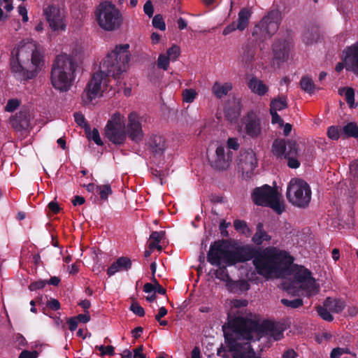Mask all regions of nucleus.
<instances>
[{
	"label": "nucleus",
	"instance_id": "f257e3e1",
	"mask_svg": "<svg viewBox=\"0 0 358 358\" xmlns=\"http://www.w3.org/2000/svg\"><path fill=\"white\" fill-rule=\"evenodd\" d=\"M285 328L280 322L264 320L262 323L243 317L229 320L222 326L224 338L223 344L217 348V355L222 358H262L251 346L250 341H259L266 334L275 341L283 338Z\"/></svg>",
	"mask_w": 358,
	"mask_h": 358
},
{
	"label": "nucleus",
	"instance_id": "f03ea898",
	"mask_svg": "<svg viewBox=\"0 0 358 358\" xmlns=\"http://www.w3.org/2000/svg\"><path fill=\"white\" fill-rule=\"evenodd\" d=\"M129 45L121 44L116 45L109 52L100 63V70L92 75L88 82L83 94L84 101H92L96 99L101 91L106 90L109 77L119 80L122 74L128 68L130 60Z\"/></svg>",
	"mask_w": 358,
	"mask_h": 358
},
{
	"label": "nucleus",
	"instance_id": "7ed1b4c3",
	"mask_svg": "<svg viewBox=\"0 0 358 358\" xmlns=\"http://www.w3.org/2000/svg\"><path fill=\"white\" fill-rule=\"evenodd\" d=\"M251 259L257 273L266 279L284 273L294 262V257L288 252L275 247L262 249L246 245L243 262Z\"/></svg>",
	"mask_w": 358,
	"mask_h": 358
},
{
	"label": "nucleus",
	"instance_id": "20e7f679",
	"mask_svg": "<svg viewBox=\"0 0 358 358\" xmlns=\"http://www.w3.org/2000/svg\"><path fill=\"white\" fill-rule=\"evenodd\" d=\"M43 55L36 46L27 43L18 45L11 51L10 66L14 76L20 80L35 78L43 64Z\"/></svg>",
	"mask_w": 358,
	"mask_h": 358
},
{
	"label": "nucleus",
	"instance_id": "39448f33",
	"mask_svg": "<svg viewBox=\"0 0 358 358\" xmlns=\"http://www.w3.org/2000/svg\"><path fill=\"white\" fill-rule=\"evenodd\" d=\"M76 64L66 55H58L52 67L50 80L52 86L61 92L68 91L74 79Z\"/></svg>",
	"mask_w": 358,
	"mask_h": 358
},
{
	"label": "nucleus",
	"instance_id": "423d86ee",
	"mask_svg": "<svg viewBox=\"0 0 358 358\" xmlns=\"http://www.w3.org/2000/svg\"><path fill=\"white\" fill-rule=\"evenodd\" d=\"M245 249L246 245H243L231 250L224 239L215 241L210 245L207 261L213 266H220L222 262L233 266L243 262Z\"/></svg>",
	"mask_w": 358,
	"mask_h": 358
},
{
	"label": "nucleus",
	"instance_id": "0eeeda50",
	"mask_svg": "<svg viewBox=\"0 0 358 358\" xmlns=\"http://www.w3.org/2000/svg\"><path fill=\"white\" fill-rule=\"evenodd\" d=\"M94 17L98 25L108 31L120 29L123 22L120 10L108 1H102L96 6Z\"/></svg>",
	"mask_w": 358,
	"mask_h": 358
},
{
	"label": "nucleus",
	"instance_id": "6e6552de",
	"mask_svg": "<svg viewBox=\"0 0 358 358\" xmlns=\"http://www.w3.org/2000/svg\"><path fill=\"white\" fill-rule=\"evenodd\" d=\"M283 287L288 294L294 295L298 294L299 289L305 291L308 295L316 294L319 291L311 271L303 266H298L294 270L293 280L285 281Z\"/></svg>",
	"mask_w": 358,
	"mask_h": 358
},
{
	"label": "nucleus",
	"instance_id": "1a4fd4ad",
	"mask_svg": "<svg viewBox=\"0 0 358 358\" xmlns=\"http://www.w3.org/2000/svg\"><path fill=\"white\" fill-rule=\"evenodd\" d=\"M251 197L255 204L269 207L278 215L285 211V205L280 200L278 190L268 185L255 188Z\"/></svg>",
	"mask_w": 358,
	"mask_h": 358
},
{
	"label": "nucleus",
	"instance_id": "9d476101",
	"mask_svg": "<svg viewBox=\"0 0 358 358\" xmlns=\"http://www.w3.org/2000/svg\"><path fill=\"white\" fill-rule=\"evenodd\" d=\"M271 151L278 158L287 159L289 168L297 169L300 166L298 159L299 148L295 141L276 138L272 143Z\"/></svg>",
	"mask_w": 358,
	"mask_h": 358
},
{
	"label": "nucleus",
	"instance_id": "9b49d317",
	"mask_svg": "<svg viewBox=\"0 0 358 358\" xmlns=\"http://www.w3.org/2000/svg\"><path fill=\"white\" fill-rule=\"evenodd\" d=\"M311 189L303 180L292 178L287 189V198L293 206L300 208L308 206L311 200Z\"/></svg>",
	"mask_w": 358,
	"mask_h": 358
},
{
	"label": "nucleus",
	"instance_id": "f8f14e48",
	"mask_svg": "<svg viewBox=\"0 0 358 358\" xmlns=\"http://www.w3.org/2000/svg\"><path fill=\"white\" fill-rule=\"evenodd\" d=\"M280 25V14L277 10H271L255 26L252 35L257 40L264 41L271 38Z\"/></svg>",
	"mask_w": 358,
	"mask_h": 358
},
{
	"label": "nucleus",
	"instance_id": "ddd939ff",
	"mask_svg": "<svg viewBox=\"0 0 358 358\" xmlns=\"http://www.w3.org/2000/svg\"><path fill=\"white\" fill-rule=\"evenodd\" d=\"M105 135L114 144L120 145L125 141L126 132L119 113L113 115L108 121L105 127Z\"/></svg>",
	"mask_w": 358,
	"mask_h": 358
},
{
	"label": "nucleus",
	"instance_id": "4468645a",
	"mask_svg": "<svg viewBox=\"0 0 358 358\" xmlns=\"http://www.w3.org/2000/svg\"><path fill=\"white\" fill-rule=\"evenodd\" d=\"M43 13L52 31L66 29L64 17L59 7L55 5H48L43 8Z\"/></svg>",
	"mask_w": 358,
	"mask_h": 358
},
{
	"label": "nucleus",
	"instance_id": "2eb2a0df",
	"mask_svg": "<svg viewBox=\"0 0 358 358\" xmlns=\"http://www.w3.org/2000/svg\"><path fill=\"white\" fill-rule=\"evenodd\" d=\"M166 150L165 138L160 135L152 134L145 143V151L152 160H157L161 158Z\"/></svg>",
	"mask_w": 358,
	"mask_h": 358
},
{
	"label": "nucleus",
	"instance_id": "dca6fc26",
	"mask_svg": "<svg viewBox=\"0 0 358 358\" xmlns=\"http://www.w3.org/2000/svg\"><path fill=\"white\" fill-rule=\"evenodd\" d=\"M244 129L246 134L252 138L261 136L262 126L261 119L257 112L250 110L243 117Z\"/></svg>",
	"mask_w": 358,
	"mask_h": 358
},
{
	"label": "nucleus",
	"instance_id": "f3484780",
	"mask_svg": "<svg viewBox=\"0 0 358 358\" xmlns=\"http://www.w3.org/2000/svg\"><path fill=\"white\" fill-rule=\"evenodd\" d=\"M127 133L129 138L136 143L141 141L143 138L144 134L140 122V117L135 112H132L129 115Z\"/></svg>",
	"mask_w": 358,
	"mask_h": 358
},
{
	"label": "nucleus",
	"instance_id": "a211bd4d",
	"mask_svg": "<svg viewBox=\"0 0 358 358\" xmlns=\"http://www.w3.org/2000/svg\"><path fill=\"white\" fill-rule=\"evenodd\" d=\"M232 160V152L228 150L226 152V148L222 145H219L215 150L214 158L210 161V165L217 170H226L230 165Z\"/></svg>",
	"mask_w": 358,
	"mask_h": 358
},
{
	"label": "nucleus",
	"instance_id": "6ab92c4d",
	"mask_svg": "<svg viewBox=\"0 0 358 358\" xmlns=\"http://www.w3.org/2000/svg\"><path fill=\"white\" fill-rule=\"evenodd\" d=\"M239 165L243 171L252 173L257 166V159L255 152L249 149L241 154Z\"/></svg>",
	"mask_w": 358,
	"mask_h": 358
},
{
	"label": "nucleus",
	"instance_id": "aec40b11",
	"mask_svg": "<svg viewBox=\"0 0 358 358\" xmlns=\"http://www.w3.org/2000/svg\"><path fill=\"white\" fill-rule=\"evenodd\" d=\"M132 262L127 257H121L114 262L107 269V275L110 277L117 272L127 271L131 268Z\"/></svg>",
	"mask_w": 358,
	"mask_h": 358
},
{
	"label": "nucleus",
	"instance_id": "412c9836",
	"mask_svg": "<svg viewBox=\"0 0 358 358\" xmlns=\"http://www.w3.org/2000/svg\"><path fill=\"white\" fill-rule=\"evenodd\" d=\"M12 127L17 131L27 129L29 126V115L27 110H21L10 118Z\"/></svg>",
	"mask_w": 358,
	"mask_h": 358
},
{
	"label": "nucleus",
	"instance_id": "4be33fe9",
	"mask_svg": "<svg viewBox=\"0 0 358 358\" xmlns=\"http://www.w3.org/2000/svg\"><path fill=\"white\" fill-rule=\"evenodd\" d=\"M345 62L358 76V44L348 47L345 50Z\"/></svg>",
	"mask_w": 358,
	"mask_h": 358
},
{
	"label": "nucleus",
	"instance_id": "5701e85b",
	"mask_svg": "<svg viewBox=\"0 0 358 358\" xmlns=\"http://www.w3.org/2000/svg\"><path fill=\"white\" fill-rule=\"evenodd\" d=\"M255 54L256 48L252 43L249 42L243 47V54L241 61L245 67L249 68L252 66Z\"/></svg>",
	"mask_w": 358,
	"mask_h": 358
},
{
	"label": "nucleus",
	"instance_id": "b1692460",
	"mask_svg": "<svg viewBox=\"0 0 358 358\" xmlns=\"http://www.w3.org/2000/svg\"><path fill=\"white\" fill-rule=\"evenodd\" d=\"M289 48L285 41H276L273 45L274 59L280 61H285L289 57Z\"/></svg>",
	"mask_w": 358,
	"mask_h": 358
},
{
	"label": "nucleus",
	"instance_id": "393cba45",
	"mask_svg": "<svg viewBox=\"0 0 358 358\" xmlns=\"http://www.w3.org/2000/svg\"><path fill=\"white\" fill-rule=\"evenodd\" d=\"M252 13V12L249 8H243L240 10L238 19L236 21L237 23L236 28L238 31H243L248 27Z\"/></svg>",
	"mask_w": 358,
	"mask_h": 358
},
{
	"label": "nucleus",
	"instance_id": "a878e982",
	"mask_svg": "<svg viewBox=\"0 0 358 358\" xmlns=\"http://www.w3.org/2000/svg\"><path fill=\"white\" fill-rule=\"evenodd\" d=\"M248 87L253 93L261 96L265 95L268 91V86L255 77L250 79Z\"/></svg>",
	"mask_w": 358,
	"mask_h": 358
},
{
	"label": "nucleus",
	"instance_id": "bb28decb",
	"mask_svg": "<svg viewBox=\"0 0 358 358\" xmlns=\"http://www.w3.org/2000/svg\"><path fill=\"white\" fill-rule=\"evenodd\" d=\"M324 306L334 313H340L345 308V302L343 299L327 297L324 301Z\"/></svg>",
	"mask_w": 358,
	"mask_h": 358
},
{
	"label": "nucleus",
	"instance_id": "cd10ccee",
	"mask_svg": "<svg viewBox=\"0 0 358 358\" xmlns=\"http://www.w3.org/2000/svg\"><path fill=\"white\" fill-rule=\"evenodd\" d=\"M271 236L264 230V224L262 222H259L257 224L256 232L252 238V241L257 245H261L264 241H270Z\"/></svg>",
	"mask_w": 358,
	"mask_h": 358
},
{
	"label": "nucleus",
	"instance_id": "c85d7f7f",
	"mask_svg": "<svg viewBox=\"0 0 358 358\" xmlns=\"http://www.w3.org/2000/svg\"><path fill=\"white\" fill-rule=\"evenodd\" d=\"M231 90V85L229 83H224L223 85H220L219 83L216 82L213 85L212 87V91L215 96L218 98L221 99L224 96L227 95L229 91Z\"/></svg>",
	"mask_w": 358,
	"mask_h": 358
},
{
	"label": "nucleus",
	"instance_id": "c756f323",
	"mask_svg": "<svg viewBox=\"0 0 358 358\" xmlns=\"http://www.w3.org/2000/svg\"><path fill=\"white\" fill-rule=\"evenodd\" d=\"M345 94V101L348 104L349 107L354 108L357 107V104L355 103V90L352 87H342L338 90L340 95Z\"/></svg>",
	"mask_w": 358,
	"mask_h": 358
},
{
	"label": "nucleus",
	"instance_id": "7c9ffc66",
	"mask_svg": "<svg viewBox=\"0 0 358 358\" xmlns=\"http://www.w3.org/2000/svg\"><path fill=\"white\" fill-rule=\"evenodd\" d=\"M287 108V98L285 96L275 98L271 101L270 110L275 111L282 110Z\"/></svg>",
	"mask_w": 358,
	"mask_h": 358
},
{
	"label": "nucleus",
	"instance_id": "2f4dec72",
	"mask_svg": "<svg viewBox=\"0 0 358 358\" xmlns=\"http://www.w3.org/2000/svg\"><path fill=\"white\" fill-rule=\"evenodd\" d=\"M300 86L303 91L308 94L313 93L314 90L316 88L315 85L312 78L307 76H303L301 78Z\"/></svg>",
	"mask_w": 358,
	"mask_h": 358
},
{
	"label": "nucleus",
	"instance_id": "473e14b6",
	"mask_svg": "<svg viewBox=\"0 0 358 358\" xmlns=\"http://www.w3.org/2000/svg\"><path fill=\"white\" fill-rule=\"evenodd\" d=\"M319 38L317 29L312 27L311 30L308 29L303 34V41L306 44H312L316 42Z\"/></svg>",
	"mask_w": 358,
	"mask_h": 358
},
{
	"label": "nucleus",
	"instance_id": "72a5a7b5",
	"mask_svg": "<svg viewBox=\"0 0 358 358\" xmlns=\"http://www.w3.org/2000/svg\"><path fill=\"white\" fill-rule=\"evenodd\" d=\"M227 266V264L224 266L221 264L220 266H217L218 268L213 270V272L216 278L220 280L221 281L228 282H230L231 279L228 273Z\"/></svg>",
	"mask_w": 358,
	"mask_h": 358
},
{
	"label": "nucleus",
	"instance_id": "f704fd0d",
	"mask_svg": "<svg viewBox=\"0 0 358 358\" xmlns=\"http://www.w3.org/2000/svg\"><path fill=\"white\" fill-rule=\"evenodd\" d=\"M342 131L347 137L358 138V126L355 122H350L346 124L343 127Z\"/></svg>",
	"mask_w": 358,
	"mask_h": 358
},
{
	"label": "nucleus",
	"instance_id": "c9c22d12",
	"mask_svg": "<svg viewBox=\"0 0 358 358\" xmlns=\"http://www.w3.org/2000/svg\"><path fill=\"white\" fill-rule=\"evenodd\" d=\"M96 189L100 198L103 201H106L108 196L113 194V190L109 184L96 185Z\"/></svg>",
	"mask_w": 358,
	"mask_h": 358
},
{
	"label": "nucleus",
	"instance_id": "e433bc0d",
	"mask_svg": "<svg viewBox=\"0 0 358 358\" xmlns=\"http://www.w3.org/2000/svg\"><path fill=\"white\" fill-rule=\"evenodd\" d=\"M315 308L317 314L322 320L327 322L334 320V317L327 307L324 306V305L322 306L319 305Z\"/></svg>",
	"mask_w": 358,
	"mask_h": 358
},
{
	"label": "nucleus",
	"instance_id": "4c0bfd02",
	"mask_svg": "<svg viewBox=\"0 0 358 358\" xmlns=\"http://www.w3.org/2000/svg\"><path fill=\"white\" fill-rule=\"evenodd\" d=\"M234 229L242 234H246L250 232V228L248 227L247 222L241 220H235L234 221Z\"/></svg>",
	"mask_w": 358,
	"mask_h": 358
},
{
	"label": "nucleus",
	"instance_id": "58836bf2",
	"mask_svg": "<svg viewBox=\"0 0 358 358\" xmlns=\"http://www.w3.org/2000/svg\"><path fill=\"white\" fill-rule=\"evenodd\" d=\"M282 304H283L286 307H289L292 308H298L303 306V301L301 298L294 299L293 300H288L287 299H282L280 300Z\"/></svg>",
	"mask_w": 358,
	"mask_h": 358
},
{
	"label": "nucleus",
	"instance_id": "ea45409f",
	"mask_svg": "<svg viewBox=\"0 0 358 358\" xmlns=\"http://www.w3.org/2000/svg\"><path fill=\"white\" fill-rule=\"evenodd\" d=\"M352 355V356H355L356 355L354 353H352L349 348H334L331 353H330V357L331 358H341V357L343 355Z\"/></svg>",
	"mask_w": 358,
	"mask_h": 358
},
{
	"label": "nucleus",
	"instance_id": "a19ab883",
	"mask_svg": "<svg viewBox=\"0 0 358 358\" xmlns=\"http://www.w3.org/2000/svg\"><path fill=\"white\" fill-rule=\"evenodd\" d=\"M196 92L193 89H185L182 92V99L186 103H192L195 99Z\"/></svg>",
	"mask_w": 358,
	"mask_h": 358
},
{
	"label": "nucleus",
	"instance_id": "79ce46f5",
	"mask_svg": "<svg viewBox=\"0 0 358 358\" xmlns=\"http://www.w3.org/2000/svg\"><path fill=\"white\" fill-rule=\"evenodd\" d=\"M170 57L165 55L161 54L157 59V66L164 71H166L169 66Z\"/></svg>",
	"mask_w": 358,
	"mask_h": 358
},
{
	"label": "nucleus",
	"instance_id": "37998d69",
	"mask_svg": "<svg viewBox=\"0 0 358 358\" xmlns=\"http://www.w3.org/2000/svg\"><path fill=\"white\" fill-rule=\"evenodd\" d=\"M180 53V47L176 45H173L166 51V56L170 57L171 61H176L179 57Z\"/></svg>",
	"mask_w": 358,
	"mask_h": 358
},
{
	"label": "nucleus",
	"instance_id": "c03bdc74",
	"mask_svg": "<svg viewBox=\"0 0 358 358\" xmlns=\"http://www.w3.org/2000/svg\"><path fill=\"white\" fill-rule=\"evenodd\" d=\"M152 25L155 28L159 29L161 31L166 29V24L162 16L159 14L156 15L152 19Z\"/></svg>",
	"mask_w": 358,
	"mask_h": 358
},
{
	"label": "nucleus",
	"instance_id": "a18cd8bd",
	"mask_svg": "<svg viewBox=\"0 0 358 358\" xmlns=\"http://www.w3.org/2000/svg\"><path fill=\"white\" fill-rule=\"evenodd\" d=\"M96 349H98L101 352V356L103 357L105 355L112 356L114 355V347L112 345H96Z\"/></svg>",
	"mask_w": 358,
	"mask_h": 358
},
{
	"label": "nucleus",
	"instance_id": "49530a36",
	"mask_svg": "<svg viewBox=\"0 0 358 358\" xmlns=\"http://www.w3.org/2000/svg\"><path fill=\"white\" fill-rule=\"evenodd\" d=\"M130 310L135 315L143 317L145 315L144 308L137 302H133L130 306Z\"/></svg>",
	"mask_w": 358,
	"mask_h": 358
},
{
	"label": "nucleus",
	"instance_id": "de8ad7c7",
	"mask_svg": "<svg viewBox=\"0 0 358 358\" xmlns=\"http://www.w3.org/2000/svg\"><path fill=\"white\" fill-rule=\"evenodd\" d=\"M20 104V102L17 99H9L7 102L5 109L8 112H13L17 108Z\"/></svg>",
	"mask_w": 358,
	"mask_h": 358
},
{
	"label": "nucleus",
	"instance_id": "09e8293b",
	"mask_svg": "<svg viewBox=\"0 0 358 358\" xmlns=\"http://www.w3.org/2000/svg\"><path fill=\"white\" fill-rule=\"evenodd\" d=\"M328 137L332 140H338L340 137V132L338 127L331 126L327 130Z\"/></svg>",
	"mask_w": 358,
	"mask_h": 358
},
{
	"label": "nucleus",
	"instance_id": "8fccbe9b",
	"mask_svg": "<svg viewBox=\"0 0 358 358\" xmlns=\"http://www.w3.org/2000/svg\"><path fill=\"white\" fill-rule=\"evenodd\" d=\"M46 284H47L46 280H40L38 281H35V282H31L29 285V289L30 291H36L38 289H43L45 286Z\"/></svg>",
	"mask_w": 358,
	"mask_h": 358
},
{
	"label": "nucleus",
	"instance_id": "3c124183",
	"mask_svg": "<svg viewBox=\"0 0 358 358\" xmlns=\"http://www.w3.org/2000/svg\"><path fill=\"white\" fill-rule=\"evenodd\" d=\"M74 119L76 122L80 127L86 128L88 127L87 123L85 122V118L84 115L80 113L77 112L74 113Z\"/></svg>",
	"mask_w": 358,
	"mask_h": 358
},
{
	"label": "nucleus",
	"instance_id": "603ef678",
	"mask_svg": "<svg viewBox=\"0 0 358 358\" xmlns=\"http://www.w3.org/2000/svg\"><path fill=\"white\" fill-rule=\"evenodd\" d=\"M270 113L271 115V122L272 124H278L279 127L281 128L284 125V121L281 118V117L278 114L277 112L270 110Z\"/></svg>",
	"mask_w": 358,
	"mask_h": 358
},
{
	"label": "nucleus",
	"instance_id": "864d4df0",
	"mask_svg": "<svg viewBox=\"0 0 358 358\" xmlns=\"http://www.w3.org/2000/svg\"><path fill=\"white\" fill-rule=\"evenodd\" d=\"M166 232L164 231H152L150 236V241L159 243L164 238Z\"/></svg>",
	"mask_w": 358,
	"mask_h": 358
},
{
	"label": "nucleus",
	"instance_id": "5fc2aeb1",
	"mask_svg": "<svg viewBox=\"0 0 358 358\" xmlns=\"http://www.w3.org/2000/svg\"><path fill=\"white\" fill-rule=\"evenodd\" d=\"M46 306L52 310H58L61 308L59 301L53 298H50V299L47 301Z\"/></svg>",
	"mask_w": 358,
	"mask_h": 358
},
{
	"label": "nucleus",
	"instance_id": "6e6d98bb",
	"mask_svg": "<svg viewBox=\"0 0 358 358\" xmlns=\"http://www.w3.org/2000/svg\"><path fill=\"white\" fill-rule=\"evenodd\" d=\"M144 13L150 17H152L154 14V8L152 3L150 0H148L143 6Z\"/></svg>",
	"mask_w": 358,
	"mask_h": 358
},
{
	"label": "nucleus",
	"instance_id": "4d7b16f0",
	"mask_svg": "<svg viewBox=\"0 0 358 358\" xmlns=\"http://www.w3.org/2000/svg\"><path fill=\"white\" fill-rule=\"evenodd\" d=\"M227 143V151L229 150V149H232L234 150H237L239 149L240 145L238 142L237 138H229Z\"/></svg>",
	"mask_w": 358,
	"mask_h": 358
},
{
	"label": "nucleus",
	"instance_id": "13d9d810",
	"mask_svg": "<svg viewBox=\"0 0 358 358\" xmlns=\"http://www.w3.org/2000/svg\"><path fill=\"white\" fill-rule=\"evenodd\" d=\"M38 356V352L36 350L29 351L27 350H24L20 354L19 358H37Z\"/></svg>",
	"mask_w": 358,
	"mask_h": 358
},
{
	"label": "nucleus",
	"instance_id": "bf43d9fd",
	"mask_svg": "<svg viewBox=\"0 0 358 358\" xmlns=\"http://www.w3.org/2000/svg\"><path fill=\"white\" fill-rule=\"evenodd\" d=\"M150 173H151V174H152L153 176H155V177H156V178H159V180H160V184H161V185H163V178H164V171H162V170H158L157 169H156V168H152V167H151V168L150 169Z\"/></svg>",
	"mask_w": 358,
	"mask_h": 358
},
{
	"label": "nucleus",
	"instance_id": "052dcab7",
	"mask_svg": "<svg viewBox=\"0 0 358 358\" xmlns=\"http://www.w3.org/2000/svg\"><path fill=\"white\" fill-rule=\"evenodd\" d=\"M231 225L230 222H227L224 220H222L220 223V230L222 236L227 237L229 236L227 228Z\"/></svg>",
	"mask_w": 358,
	"mask_h": 358
},
{
	"label": "nucleus",
	"instance_id": "680f3d73",
	"mask_svg": "<svg viewBox=\"0 0 358 358\" xmlns=\"http://www.w3.org/2000/svg\"><path fill=\"white\" fill-rule=\"evenodd\" d=\"M91 138L98 145H102L103 144L99 136V131L96 128H94L92 130Z\"/></svg>",
	"mask_w": 358,
	"mask_h": 358
},
{
	"label": "nucleus",
	"instance_id": "e2e57ef3",
	"mask_svg": "<svg viewBox=\"0 0 358 358\" xmlns=\"http://www.w3.org/2000/svg\"><path fill=\"white\" fill-rule=\"evenodd\" d=\"M236 26H237L236 22V21L232 22L231 24L227 25L223 29L222 34L224 36H227V35L231 34V32H233L236 30H238V28H236Z\"/></svg>",
	"mask_w": 358,
	"mask_h": 358
},
{
	"label": "nucleus",
	"instance_id": "0e129e2a",
	"mask_svg": "<svg viewBox=\"0 0 358 358\" xmlns=\"http://www.w3.org/2000/svg\"><path fill=\"white\" fill-rule=\"evenodd\" d=\"M48 208L53 214H57L60 212L61 208L57 202L51 201L48 203Z\"/></svg>",
	"mask_w": 358,
	"mask_h": 358
},
{
	"label": "nucleus",
	"instance_id": "69168bd1",
	"mask_svg": "<svg viewBox=\"0 0 358 358\" xmlns=\"http://www.w3.org/2000/svg\"><path fill=\"white\" fill-rule=\"evenodd\" d=\"M69 329L71 331H74L78 327V320L75 317H70L67 320Z\"/></svg>",
	"mask_w": 358,
	"mask_h": 358
},
{
	"label": "nucleus",
	"instance_id": "338daca9",
	"mask_svg": "<svg viewBox=\"0 0 358 358\" xmlns=\"http://www.w3.org/2000/svg\"><path fill=\"white\" fill-rule=\"evenodd\" d=\"M297 357V352L293 349L285 350L282 355V358H296Z\"/></svg>",
	"mask_w": 358,
	"mask_h": 358
},
{
	"label": "nucleus",
	"instance_id": "774afa93",
	"mask_svg": "<svg viewBox=\"0 0 358 358\" xmlns=\"http://www.w3.org/2000/svg\"><path fill=\"white\" fill-rule=\"evenodd\" d=\"M143 350V345H140L134 350L133 358H145V355L142 352Z\"/></svg>",
	"mask_w": 358,
	"mask_h": 358
}]
</instances>
